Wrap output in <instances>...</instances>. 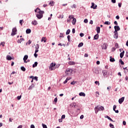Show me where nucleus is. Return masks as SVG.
Segmentation results:
<instances>
[{
  "label": "nucleus",
  "instance_id": "nucleus-1",
  "mask_svg": "<svg viewBox=\"0 0 128 128\" xmlns=\"http://www.w3.org/2000/svg\"><path fill=\"white\" fill-rule=\"evenodd\" d=\"M66 74L67 76H70L72 74V68H67L66 71Z\"/></svg>",
  "mask_w": 128,
  "mask_h": 128
},
{
  "label": "nucleus",
  "instance_id": "nucleus-2",
  "mask_svg": "<svg viewBox=\"0 0 128 128\" xmlns=\"http://www.w3.org/2000/svg\"><path fill=\"white\" fill-rule=\"evenodd\" d=\"M44 12H42V13H38L36 14V16L38 20H40L44 16Z\"/></svg>",
  "mask_w": 128,
  "mask_h": 128
},
{
  "label": "nucleus",
  "instance_id": "nucleus-3",
  "mask_svg": "<svg viewBox=\"0 0 128 128\" xmlns=\"http://www.w3.org/2000/svg\"><path fill=\"white\" fill-rule=\"evenodd\" d=\"M16 32H18V30H16V28H14L12 30V32L11 34V36H16Z\"/></svg>",
  "mask_w": 128,
  "mask_h": 128
},
{
  "label": "nucleus",
  "instance_id": "nucleus-4",
  "mask_svg": "<svg viewBox=\"0 0 128 128\" xmlns=\"http://www.w3.org/2000/svg\"><path fill=\"white\" fill-rule=\"evenodd\" d=\"M56 64H54V63H52L50 65V70H54L56 69Z\"/></svg>",
  "mask_w": 128,
  "mask_h": 128
},
{
  "label": "nucleus",
  "instance_id": "nucleus-5",
  "mask_svg": "<svg viewBox=\"0 0 128 128\" xmlns=\"http://www.w3.org/2000/svg\"><path fill=\"white\" fill-rule=\"evenodd\" d=\"M124 97H122V98H120L118 100L119 104H122L124 102Z\"/></svg>",
  "mask_w": 128,
  "mask_h": 128
},
{
  "label": "nucleus",
  "instance_id": "nucleus-6",
  "mask_svg": "<svg viewBox=\"0 0 128 128\" xmlns=\"http://www.w3.org/2000/svg\"><path fill=\"white\" fill-rule=\"evenodd\" d=\"M98 6L94 5V2L92 3L91 8H94V10H96Z\"/></svg>",
  "mask_w": 128,
  "mask_h": 128
},
{
  "label": "nucleus",
  "instance_id": "nucleus-7",
  "mask_svg": "<svg viewBox=\"0 0 128 128\" xmlns=\"http://www.w3.org/2000/svg\"><path fill=\"white\" fill-rule=\"evenodd\" d=\"M35 12H37L38 14H40L42 13V12H44V11H42L40 10V8H37L34 10Z\"/></svg>",
  "mask_w": 128,
  "mask_h": 128
},
{
  "label": "nucleus",
  "instance_id": "nucleus-8",
  "mask_svg": "<svg viewBox=\"0 0 128 128\" xmlns=\"http://www.w3.org/2000/svg\"><path fill=\"white\" fill-rule=\"evenodd\" d=\"M104 78H108V72L106 70L102 71Z\"/></svg>",
  "mask_w": 128,
  "mask_h": 128
},
{
  "label": "nucleus",
  "instance_id": "nucleus-9",
  "mask_svg": "<svg viewBox=\"0 0 128 128\" xmlns=\"http://www.w3.org/2000/svg\"><path fill=\"white\" fill-rule=\"evenodd\" d=\"M28 56L25 55L23 58L24 62H26V63L28 62H26V60H28Z\"/></svg>",
  "mask_w": 128,
  "mask_h": 128
},
{
  "label": "nucleus",
  "instance_id": "nucleus-10",
  "mask_svg": "<svg viewBox=\"0 0 128 128\" xmlns=\"http://www.w3.org/2000/svg\"><path fill=\"white\" fill-rule=\"evenodd\" d=\"M94 110H95L96 114H97L98 112V111L100 110V107H98V106H96V107L94 108Z\"/></svg>",
  "mask_w": 128,
  "mask_h": 128
},
{
  "label": "nucleus",
  "instance_id": "nucleus-11",
  "mask_svg": "<svg viewBox=\"0 0 128 128\" xmlns=\"http://www.w3.org/2000/svg\"><path fill=\"white\" fill-rule=\"evenodd\" d=\"M34 88V84H32L31 86H30V87L28 88V90H32V88Z\"/></svg>",
  "mask_w": 128,
  "mask_h": 128
},
{
  "label": "nucleus",
  "instance_id": "nucleus-12",
  "mask_svg": "<svg viewBox=\"0 0 128 128\" xmlns=\"http://www.w3.org/2000/svg\"><path fill=\"white\" fill-rule=\"evenodd\" d=\"M114 28L116 30H117V32L118 30H120V26H114Z\"/></svg>",
  "mask_w": 128,
  "mask_h": 128
},
{
  "label": "nucleus",
  "instance_id": "nucleus-13",
  "mask_svg": "<svg viewBox=\"0 0 128 128\" xmlns=\"http://www.w3.org/2000/svg\"><path fill=\"white\" fill-rule=\"evenodd\" d=\"M68 64H70V66H74V64H76V62L70 61L68 62Z\"/></svg>",
  "mask_w": 128,
  "mask_h": 128
},
{
  "label": "nucleus",
  "instance_id": "nucleus-14",
  "mask_svg": "<svg viewBox=\"0 0 128 128\" xmlns=\"http://www.w3.org/2000/svg\"><path fill=\"white\" fill-rule=\"evenodd\" d=\"M6 60H12V56H10L8 55L6 56Z\"/></svg>",
  "mask_w": 128,
  "mask_h": 128
},
{
  "label": "nucleus",
  "instance_id": "nucleus-15",
  "mask_svg": "<svg viewBox=\"0 0 128 128\" xmlns=\"http://www.w3.org/2000/svg\"><path fill=\"white\" fill-rule=\"evenodd\" d=\"M124 50H123L120 54V58H124Z\"/></svg>",
  "mask_w": 128,
  "mask_h": 128
},
{
  "label": "nucleus",
  "instance_id": "nucleus-16",
  "mask_svg": "<svg viewBox=\"0 0 128 128\" xmlns=\"http://www.w3.org/2000/svg\"><path fill=\"white\" fill-rule=\"evenodd\" d=\"M76 18H73L72 23L74 26L76 24Z\"/></svg>",
  "mask_w": 128,
  "mask_h": 128
},
{
  "label": "nucleus",
  "instance_id": "nucleus-17",
  "mask_svg": "<svg viewBox=\"0 0 128 128\" xmlns=\"http://www.w3.org/2000/svg\"><path fill=\"white\" fill-rule=\"evenodd\" d=\"M24 40V38H20V40H18V44H22V42Z\"/></svg>",
  "mask_w": 128,
  "mask_h": 128
},
{
  "label": "nucleus",
  "instance_id": "nucleus-18",
  "mask_svg": "<svg viewBox=\"0 0 128 128\" xmlns=\"http://www.w3.org/2000/svg\"><path fill=\"white\" fill-rule=\"evenodd\" d=\"M32 24L34 26H36V24H38V22L36 20H34V21H32Z\"/></svg>",
  "mask_w": 128,
  "mask_h": 128
},
{
  "label": "nucleus",
  "instance_id": "nucleus-19",
  "mask_svg": "<svg viewBox=\"0 0 128 128\" xmlns=\"http://www.w3.org/2000/svg\"><path fill=\"white\" fill-rule=\"evenodd\" d=\"M80 96H86V94L84 92H81L79 94Z\"/></svg>",
  "mask_w": 128,
  "mask_h": 128
},
{
  "label": "nucleus",
  "instance_id": "nucleus-20",
  "mask_svg": "<svg viewBox=\"0 0 128 128\" xmlns=\"http://www.w3.org/2000/svg\"><path fill=\"white\" fill-rule=\"evenodd\" d=\"M96 32L98 34H100V26L97 27Z\"/></svg>",
  "mask_w": 128,
  "mask_h": 128
},
{
  "label": "nucleus",
  "instance_id": "nucleus-21",
  "mask_svg": "<svg viewBox=\"0 0 128 128\" xmlns=\"http://www.w3.org/2000/svg\"><path fill=\"white\" fill-rule=\"evenodd\" d=\"M41 42H46V38L42 37V38Z\"/></svg>",
  "mask_w": 128,
  "mask_h": 128
},
{
  "label": "nucleus",
  "instance_id": "nucleus-22",
  "mask_svg": "<svg viewBox=\"0 0 128 128\" xmlns=\"http://www.w3.org/2000/svg\"><path fill=\"white\" fill-rule=\"evenodd\" d=\"M110 62H116V60H114V58L110 56Z\"/></svg>",
  "mask_w": 128,
  "mask_h": 128
},
{
  "label": "nucleus",
  "instance_id": "nucleus-23",
  "mask_svg": "<svg viewBox=\"0 0 128 128\" xmlns=\"http://www.w3.org/2000/svg\"><path fill=\"white\" fill-rule=\"evenodd\" d=\"M94 40H98V34H96L94 36Z\"/></svg>",
  "mask_w": 128,
  "mask_h": 128
},
{
  "label": "nucleus",
  "instance_id": "nucleus-24",
  "mask_svg": "<svg viewBox=\"0 0 128 128\" xmlns=\"http://www.w3.org/2000/svg\"><path fill=\"white\" fill-rule=\"evenodd\" d=\"M102 50H106V44H104L102 46Z\"/></svg>",
  "mask_w": 128,
  "mask_h": 128
},
{
  "label": "nucleus",
  "instance_id": "nucleus-25",
  "mask_svg": "<svg viewBox=\"0 0 128 128\" xmlns=\"http://www.w3.org/2000/svg\"><path fill=\"white\" fill-rule=\"evenodd\" d=\"M114 38H116V40L118 39V34H114Z\"/></svg>",
  "mask_w": 128,
  "mask_h": 128
},
{
  "label": "nucleus",
  "instance_id": "nucleus-26",
  "mask_svg": "<svg viewBox=\"0 0 128 128\" xmlns=\"http://www.w3.org/2000/svg\"><path fill=\"white\" fill-rule=\"evenodd\" d=\"M30 32H32V30H30V29H27L26 30V34H30Z\"/></svg>",
  "mask_w": 128,
  "mask_h": 128
},
{
  "label": "nucleus",
  "instance_id": "nucleus-27",
  "mask_svg": "<svg viewBox=\"0 0 128 128\" xmlns=\"http://www.w3.org/2000/svg\"><path fill=\"white\" fill-rule=\"evenodd\" d=\"M36 66H38V62H34V64L32 65V68H36Z\"/></svg>",
  "mask_w": 128,
  "mask_h": 128
},
{
  "label": "nucleus",
  "instance_id": "nucleus-28",
  "mask_svg": "<svg viewBox=\"0 0 128 128\" xmlns=\"http://www.w3.org/2000/svg\"><path fill=\"white\" fill-rule=\"evenodd\" d=\"M82 46H84V43L83 42H80L78 45V48H82Z\"/></svg>",
  "mask_w": 128,
  "mask_h": 128
},
{
  "label": "nucleus",
  "instance_id": "nucleus-29",
  "mask_svg": "<svg viewBox=\"0 0 128 128\" xmlns=\"http://www.w3.org/2000/svg\"><path fill=\"white\" fill-rule=\"evenodd\" d=\"M104 24L110 25V22H108V21H106V22H105L104 23Z\"/></svg>",
  "mask_w": 128,
  "mask_h": 128
},
{
  "label": "nucleus",
  "instance_id": "nucleus-30",
  "mask_svg": "<svg viewBox=\"0 0 128 128\" xmlns=\"http://www.w3.org/2000/svg\"><path fill=\"white\" fill-rule=\"evenodd\" d=\"M49 6H54V1H50V2L49 3Z\"/></svg>",
  "mask_w": 128,
  "mask_h": 128
},
{
  "label": "nucleus",
  "instance_id": "nucleus-31",
  "mask_svg": "<svg viewBox=\"0 0 128 128\" xmlns=\"http://www.w3.org/2000/svg\"><path fill=\"white\" fill-rule=\"evenodd\" d=\"M106 118H108V120H110V122H114V121L112 120V118H110L108 116H106Z\"/></svg>",
  "mask_w": 128,
  "mask_h": 128
},
{
  "label": "nucleus",
  "instance_id": "nucleus-32",
  "mask_svg": "<svg viewBox=\"0 0 128 128\" xmlns=\"http://www.w3.org/2000/svg\"><path fill=\"white\" fill-rule=\"evenodd\" d=\"M70 30L68 29L66 32V34H70Z\"/></svg>",
  "mask_w": 128,
  "mask_h": 128
},
{
  "label": "nucleus",
  "instance_id": "nucleus-33",
  "mask_svg": "<svg viewBox=\"0 0 128 128\" xmlns=\"http://www.w3.org/2000/svg\"><path fill=\"white\" fill-rule=\"evenodd\" d=\"M35 48L36 50H38V48H40V45L38 44H36Z\"/></svg>",
  "mask_w": 128,
  "mask_h": 128
},
{
  "label": "nucleus",
  "instance_id": "nucleus-34",
  "mask_svg": "<svg viewBox=\"0 0 128 128\" xmlns=\"http://www.w3.org/2000/svg\"><path fill=\"white\" fill-rule=\"evenodd\" d=\"M68 18L70 20H72V19L74 20V16L72 15L69 16Z\"/></svg>",
  "mask_w": 128,
  "mask_h": 128
},
{
  "label": "nucleus",
  "instance_id": "nucleus-35",
  "mask_svg": "<svg viewBox=\"0 0 128 128\" xmlns=\"http://www.w3.org/2000/svg\"><path fill=\"white\" fill-rule=\"evenodd\" d=\"M99 108L100 110H104V106H100Z\"/></svg>",
  "mask_w": 128,
  "mask_h": 128
},
{
  "label": "nucleus",
  "instance_id": "nucleus-36",
  "mask_svg": "<svg viewBox=\"0 0 128 128\" xmlns=\"http://www.w3.org/2000/svg\"><path fill=\"white\" fill-rule=\"evenodd\" d=\"M20 68L21 70H22V72H24L26 70V68H24V66H22Z\"/></svg>",
  "mask_w": 128,
  "mask_h": 128
},
{
  "label": "nucleus",
  "instance_id": "nucleus-37",
  "mask_svg": "<svg viewBox=\"0 0 128 128\" xmlns=\"http://www.w3.org/2000/svg\"><path fill=\"white\" fill-rule=\"evenodd\" d=\"M28 44H29V45L30 44H32V40H29L28 41V42L26 43V46H28Z\"/></svg>",
  "mask_w": 128,
  "mask_h": 128
},
{
  "label": "nucleus",
  "instance_id": "nucleus-38",
  "mask_svg": "<svg viewBox=\"0 0 128 128\" xmlns=\"http://www.w3.org/2000/svg\"><path fill=\"white\" fill-rule=\"evenodd\" d=\"M119 62H120L121 64H124V62H123L122 59H120Z\"/></svg>",
  "mask_w": 128,
  "mask_h": 128
},
{
  "label": "nucleus",
  "instance_id": "nucleus-39",
  "mask_svg": "<svg viewBox=\"0 0 128 128\" xmlns=\"http://www.w3.org/2000/svg\"><path fill=\"white\" fill-rule=\"evenodd\" d=\"M124 72H128V68H124Z\"/></svg>",
  "mask_w": 128,
  "mask_h": 128
},
{
  "label": "nucleus",
  "instance_id": "nucleus-40",
  "mask_svg": "<svg viewBox=\"0 0 128 128\" xmlns=\"http://www.w3.org/2000/svg\"><path fill=\"white\" fill-rule=\"evenodd\" d=\"M42 126H43V128H48V126L45 124H42Z\"/></svg>",
  "mask_w": 128,
  "mask_h": 128
},
{
  "label": "nucleus",
  "instance_id": "nucleus-41",
  "mask_svg": "<svg viewBox=\"0 0 128 128\" xmlns=\"http://www.w3.org/2000/svg\"><path fill=\"white\" fill-rule=\"evenodd\" d=\"M94 72H95V74H98V70H95V71Z\"/></svg>",
  "mask_w": 128,
  "mask_h": 128
},
{
  "label": "nucleus",
  "instance_id": "nucleus-42",
  "mask_svg": "<svg viewBox=\"0 0 128 128\" xmlns=\"http://www.w3.org/2000/svg\"><path fill=\"white\" fill-rule=\"evenodd\" d=\"M72 8H76V6L75 4H74L73 6L71 7Z\"/></svg>",
  "mask_w": 128,
  "mask_h": 128
},
{
  "label": "nucleus",
  "instance_id": "nucleus-43",
  "mask_svg": "<svg viewBox=\"0 0 128 128\" xmlns=\"http://www.w3.org/2000/svg\"><path fill=\"white\" fill-rule=\"evenodd\" d=\"M67 38H68V42H70V35H68V36H67Z\"/></svg>",
  "mask_w": 128,
  "mask_h": 128
},
{
  "label": "nucleus",
  "instance_id": "nucleus-44",
  "mask_svg": "<svg viewBox=\"0 0 128 128\" xmlns=\"http://www.w3.org/2000/svg\"><path fill=\"white\" fill-rule=\"evenodd\" d=\"M58 18H64V15H60Z\"/></svg>",
  "mask_w": 128,
  "mask_h": 128
},
{
  "label": "nucleus",
  "instance_id": "nucleus-45",
  "mask_svg": "<svg viewBox=\"0 0 128 128\" xmlns=\"http://www.w3.org/2000/svg\"><path fill=\"white\" fill-rule=\"evenodd\" d=\"M20 98H22V96H17V99L18 100H20Z\"/></svg>",
  "mask_w": 128,
  "mask_h": 128
},
{
  "label": "nucleus",
  "instance_id": "nucleus-46",
  "mask_svg": "<svg viewBox=\"0 0 128 128\" xmlns=\"http://www.w3.org/2000/svg\"><path fill=\"white\" fill-rule=\"evenodd\" d=\"M4 44H6L4 42H2L0 43V46H4Z\"/></svg>",
  "mask_w": 128,
  "mask_h": 128
},
{
  "label": "nucleus",
  "instance_id": "nucleus-47",
  "mask_svg": "<svg viewBox=\"0 0 128 128\" xmlns=\"http://www.w3.org/2000/svg\"><path fill=\"white\" fill-rule=\"evenodd\" d=\"M57 102H58V98H56L54 99V102L56 103Z\"/></svg>",
  "mask_w": 128,
  "mask_h": 128
},
{
  "label": "nucleus",
  "instance_id": "nucleus-48",
  "mask_svg": "<svg viewBox=\"0 0 128 128\" xmlns=\"http://www.w3.org/2000/svg\"><path fill=\"white\" fill-rule=\"evenodd\" d=\"M88 19H85V20H84V22L85 24H88Z\"/></svg>",
  "mask_w": 128,
  "mask_h": 128
},
{
  "label": "nucleus",
  "instance_id": "nucleus-49",
  "mask_svg": "<svg viewBox=\"0 0 128 128\" xmlns=\"http://www.w3.org/2000/svg\"><path fill=\"white\" fill-rule=\"evenodd\" d=\"M80 36H81V38H82V36H84V33H80Z\"/></svg>",
  "mask_w": 128,
  "mask_h": 128
},
{
  "label": "nucleus",
  "instance_id": "nucleus-50",
  "mask_svg": "<svg viewBox=\"0 0 128 128\" xmlns=\"http://www.w3.org/2000/svg\"><path fill=\"white\" fill-rule=\"evenodd\" d=\"M95 84H98V86H100V82L98 81H96Z\"/></svg>",
  "mask_w": 128,
  "mask_h": 128
},
{
  "label": "nucleus",
  "instance_id": "nucleus-51",
  "mask_svg": "<svg viewBox=\"0 0 128 128\" xmlns=\"http://www.w3.org/2000/svg\"><path fill=\"white\" fill-rule=\"evenodd\" d=\"M116 105H114L113 107V110H116Z\"/></svg>",
  "mask_w": 128,
  "mask_h": 128
},
{
  "label": "nucleus",
  "instance_id": "nucleus-52",
  "mask_svg": "<svg viewBox=\"0 0 128 128\" xmlns=\"http://www.w3.org/2000/svg\"><path fill=\"white\" fill-rule=\"evenodd\" d=\"M60 38H64V34L60 33Z\"/></svg>",
  "mask_w": 128,
  "mask_h": 128
},
{
  "label": "nucleus",
  "instance_id": "nucleus-53",
  "mask_svg": "<svg viewBox=\"0 0 128 128\" xmlns=\"http://www.w3.org/2000/svg\"><path fill=\"white\" fill-rule=\"evenodd\" d=\"M115 46H116V48H118V44L116 43L115 44Z\"/></svg>",
  "mask_w": 128,
  "mask_h": 128
},
{
  "label": "nucleus",
  "instance_id": "nucleus-54",
  "mask_svg": "<svg viewBox=\"0 0 128 128\" xmlns=\"http://www.w3.org/2000/svg\"><path fill=\"white\" fill-rule=\"evenodd\" d=\"M72 34H74L76 32V29L73 28L72 30Z\"/></svg>",
  "mask_w": 128,
  "mask_h": 128
},
{
  "label": "nucleus",
  "instance_id": "nucleus-55",
  "mask_svg": "<svg viewBox=\"0 0 128 128\" xmlns=\"http://www.w3.org/2000/svg\"><path fill=\"white\" fill-rule=\"evenodd\" d=\"M22 22H24L23 20H20V24H21V26H22Z\"/></svg>",
  "mask_w": 128,
  "mask_h": 128
},
{
  "label": "nucleus",
  "instance_id": "nucleus-56",
  "mask_svg": "<svg viewBox=\"0 0 128 128\" xmlns=\"http://www.w3.org/2000/svg\"><path fill=\"white\" fill-rule=\"evenodd\" d=\"M76 84V82L74 81H73L70 82V84H72V85L74 84Z\"/></svg>",
  "mask_w": 128,
  "mask_h": 128
},
{
  "label": "nucleus",
  "instance_id": "nucleus-57",
  "mask_svg": "<svg viewBox=\"0 0 128 128\" xmlns=\"http://www.w3.org/2000/svg\"><path fill=\"white\" fill-rule=\"evenodd\" d=\"M62 118V119L66 118V115H64V114L62 115V118Z\"/></svg>",
  "mask_w": 128,
  "mask_h": 128
},
{
  "label": "nucleus",
  "instance_id": "nucleus-58",
  "mask_svg": "<svg viewBox=\"0 0 128 128\" xmlns=\"http://www.w3.org/2000/svg\"><path fill=\"white\" fill-rule=\"evenodd\" d=\"M34 56L35 58H38V54H36V53H34Z\"/></svg>",
  "mask_w": 128,
  "mask_h": 128
},
{
  "label": "nucleus",
  "instance_id": "nucleus-59",
  "mask_svg": "<svg viewBox=\"0 0 128 128\" xmlns=\"http://www.w3.org/2000/svg\"><path fill=\"white\" fill-rule=\"evenodd\" d=\"M73 106H74V108H76V102L73 103Z\"/></svg>",
  "mask_w": 128,
  "mask_h": 128
},
{
  "label": "nucleus",
  "instance_id": "nucleus-60",
  "mask_svg": "<svg viewBox=\"0 0 128 128\" xmlns=\"http://www.w3.org/2000/svg\"><path fill=\"white\" fill-rule=\"evenodd\" d=\"M116 20H120V16H116Z\"/></svg>",
  "mask_w": 128,
  "mask_h": 128
},
{
  "label": "nucleus",
  "instance_id": "nucleus-61",
  "mask_svg": "<svg viewBox=\"0 0 128 128\" xmlns=\"http://www.w3.org/2000/svg\"><path fill=\"white\" fill-rule=\"evenodd\" d=\"M116 0H112V4H116Z\"/></svg>",
  "mask_w": 128,
  "mask_h": 128
},
{
  "label": "nucleus",
  "instance_id": "nucleus-62",
  "mask_svg": "<svg viewBox=\"0 0 128 128\" xmlns=\"http://www.w3.org/2000/svg\"><path fill=\"white\" fill-rule=\"evenodd\" d=\"M30 128H35L34 125L32 124L31 126H30Z\"/></svg>",
  "mask_w": 128,
  "mask_h": 128
},
{
  "label": "nucleus",
  "instance_id": "nucleus-63",
  "mask_svg": "<svg viewBox=\"0 0 128 128\" xmlns=\"http://www.w3.org/2000/svg\"><path fill=\"white\" fill-rule=\"evenodd\" d=\"M114 34H118V31L116 30H115L114 32Z\"/></svg>",
  "mask_w": 128,
  "mask_h": 128
},
{
  "label": "nucleus",
  "instance_id": "nucleus-64",
  "mask_svg": "<svg viewBox=\"0 0 128 128\" xmlns=\"http://www.w3.org/2000/svg\"><path fill=\"white\" fill-rule=\"evenodd\" d=\"M126 58H128V52H126Z\"/></svg>",
  "mask_w": 128,
  "mask_h": 128
}]
</instances>
